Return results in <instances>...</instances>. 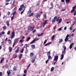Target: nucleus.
Returning a JSON list of instances; mask_svg holds the SVG:
<instances>
[{
    "mask_svg": "<svg viewBox=\"0 0 76 76\" xmlns=\"http://www.w3.org/2000/svg\"><path fill=\"white\" fill-rule=\"evenodd\" d=\"M23 9H25V6L23 4H22L20 6V7L19 8L18 10L19 11H22V10Z\"/></svg>",
    "mask_w": 76,
    "mask_h": 76,
    "instance_id": "f257e3e1",
    "label": "nucleus"
},
{
    "mask_svg": "<svg viewBox=\"0 0 76 76\" xmlns=\"http://www.w3.org/2000/svg\"><path fill=\"white\" fill-rule=\"evenodd\" d=\"M58 56H55L54 58V61H56V62L57 61V60H58Z\"/></svg>",
    "mask_w": 76,
    "mask_h": 76,
    "instance_id": "f03ea898",
    "label": "nucleus"
},
{
    "mask_svg": "<svg viewBox=\"0 0 76 76\" xmlns=\"http://www.w3.org/2000/svg\"><path fill=\"white\" fill-rule=\"evenodd\" d=\"M57 16H55L54 18H53L52 19V22L53 23H54L56 21V20L57 19Z\"/></svg>",
    "mask_w": 76,
    "mask_h": 76,
    "instance_id": "7ed1b4c3",
    "label": "nucleus"
},
{
    "mask_svg": "<svg viewBox=\"0 0 76 76\" xmlns=\"http://www.w3.org/2000/svg\"><path fill=\"white\" fill-rule=\"evenodd\" d=\"M34 17L36 18H40V15H39V14L38 13L36 15H35Z\"/></svg>",
    "mask_w": 76,
    "mask_h": 76,
    "instance_id": "20e7f679",
    "label": "nucleus"
},
{
    "mask_svg": "<svg viewBox=\"0 0 76 76\" xmlns=\"http://www.w3.org/2000/svg\"><path fill=\"white\" fill-rule=\"evenodd\" d=\"M7 74L8 76H9L10 74H11V72H10V70H8L7 72Z\"/></svg>",
    "mask_w": 76,
    "mask_h": 76,
    "instance_id": "39448f33",
    "label": "nucleus"
},
{
    "mask_svg": "<svg viewBox=\"0 0 76 76\" xmlns=\"http://www.w3.org/2000/svg\"><path fill=\"white\" fill-rule=\"evenodd\" d=\"M22 57V54L20 53L19 56V58L20 60Z\"/></svg>",
    "mask_w": 76,
    "mask_h": 76,
    "instance_id": "423d86ee",
    "label": "nucleus"
},
{
    "mask_svg": "<svg viewBox=\"0 0 76 76\" xmlns=\"http://www.w3.org/2000/svg\"><path fill=\"white\" fill-rule=\"evenodd\" d=\"M6 24L8 26H9L10 25V24L9 23V21H7L6 22Z\"/></svg>",
    "mask_w": 76,
    "mask_h": 76,
    "instance_id": "0eeeda50",
    "label": "nucleus"
},
{
    "mask_svg": "<svg viewBox=\"0 0 76 76\" xmlns=\"http://www.w3.org/2000/svg\"><path fill=\"white\" fill-rule=\"evenodd\" d=\"M48 60H52V57L50 55L48 56Z\"/></svg>",
    "mask_w": 76,
    "mask_h": 76,
    "instance_id": "6e6552de",
    "label": "nucleus"
},
{
    "mask_svg": "<svg viewBox=\"0 0 76 76\" xmlns=\"http://www.w3.org/2000/svg\"><path fill=\"white\" fill-rule=\"evenodd\" d=\"M19 47H18V48L15 51L16 53H19Z\"/></svg>",
    "mask_w": 76,
    "mask_h": 76,
    "instance_id": "1a4fd4ad",
    "label": "nucleus"
},
{
    "mask_svg": "<svg viewBox=\"0 0 76 76\" xmlns=\"http://www.w3.org/2000/svg\"><path fill=\"white\" fill-rule=\"evenodd\" d=\"M34 15V13L32 12L30 13V14H29L28 15V17H31V16H32Z\"/></svg>",
    "mask_w": 76,
    "mask_h": 76,
    "instance_id": "9d476101",
    "label": "nucleus"
},
{
    "mask_svg": "<svg viewBox=\"0 0 76 76\" xmlns=\"http://www.w3.org/2000/svg\"><path fill=\"white\" fill-rule=\"evenodd\" d=\"M9 50L10 52H11L12 51V47H11L10 46L9 48Z\"/></svg>",
    "mask_w": 76,
    "mask_h": 76,
    "instance_id": "9b49d317",
    "label": "nucleus"
},
{
    "mask_svg": "<svg viewBox=\"0 0 76 76\" xmlns=\"http://www.w3.org/2000/svg\"><path fill=\"white\" fill-rule=\"evenodd\" d=\"M32 28V26H30L28 27V31H30L31 29Z\"/></svg>",
    "mask_w": 76,
    "mask_h": 76,
    "instance_id": "f8f14e48",
    "label": "nucleus"
},
{
    "mask_svg": "<svg viewBox=\"0 0 76 76\" xmlns=\"http://www.w3.org/2000/svg\"><path fill=\"white\" fill-rule=\"evenodd\" d=\"M4 57H3L1 59V61H0V63L1 64L3 63V60H4Z\"/></svg>",
    "mask_w": 76,
    "mask_h": 76,
    "instance_id": "ddd939ff",
    "label": "nucleus"
},
{
    "mask_svg": "<svg viewBox=\"0 0 76 76\" xmlns=\"http://www.w3.org/2000/svg\"><path fill=\"white\" fill-rule=\"evenodd\" d=\"M74 45V43H72L69 46L70 49H72V45Z\"/></svg>",
    "mask_w": 76,
    "mask_h": 76,
    "instance_id": "4468645a",
    "label": "nucleus"
},
{
    "mask_svg": "<svg viewBox=\"0 0 76 76\" xmlns=\"http://www.w3.org/2000/svg\"><path fill=\"white\" fill-rule=\"evenodd\" d=\"M63 58H64V55H61V60H63Z\"/></svg>",
    "mask_w": 76,
    "mask_h": 76,
    "instance_id": "2eb2a0df",
    "label": "nucleus"
},
{
    "mask_svg": "<svg viewBox=\"0 0 76 76\" xmlns=\"http://www.w3.org/2000/svg\"><path fill=\"white\" fill-rule=\"evenodd\" d=\"M31 47L32 49H34V48H35V46L34 45H31Z\"/></svg>",
    "mask_w": 76,
    "mask_h": 76,
    "instance_id": "dca6fc26",
    "label": "nucleus"
},
{
    "mask_svg": "<svg viewBox=\"0 0 76 76\" xmlns=\"http://www.w3.org/2000/svg\"><path fill=\"white\" fill-rule=\"evenodd\" d=\"M34 40V41H38V40H39V38L37 37H36Z\"/></svg>",
    "mask_w": 76,
    "mask_h": 76,
    "instance_id": "f3484780",
    "label": "nucleus"
},
{
    "mask_svg": "<svg viewBox=\"0 0 76 76\" xmlns=\"http://www.w3.org/2000/svg\"><path fill=\"white\" fill-rule=\"evenodd\" d=\"M18 40H19V38L15 39L14 40V42H18Z\"/></svg>",
    "mask_w": 76,
    "mask_h": 76,
    "instance_id": "a211bd4d",
    "label": "nucleus"
},
{
    "mask_svg": "<svg viewBox=\"0 0 76 76\" xmlns=\"http://www.w3.org/2000/svg\"><path fill=\"white\" fill-rule=\"evenodd\" d=\"M66 54V50H63L62 51V55H64Z\"/></svg>",
    "mask_w": 76,
    "mask_h": 76,
    "instance_id": "6ab92c4d",
    "label": "nucleus"
},
{
    "mask_svg": "<svg viewBox=\"0 0 76 76\" xmlns=\"http://www.w3.org/2000/svg\"><path fill=\"white\" fill-rule=\"evenodd\" d=\"M51 44V42H49L45 44V46H47V45H50V44Z\"/></svg>",
    "mask_w": 76,
    "mask_h": 76,
    "instance_id": "aec40b11",
    "label": "nucleus"
},
{
    "mask_svg": "<svg viewBox=\"0 0 76 76\" xmlns=\"http://www.w3.org/2000/svg\"><path fill=\"white\" fill-rule=\"evenodd\" d=\"M63 42V39H59L58 42L59 43H61V42Z\"/></svg>",
    "mask_w": 76,
    "mask_h": 76,
    "instance_id": "412c9836",
    "label": "nucleus"
},
{
    "mask_svg": "<svg viewBox=\"0 0 76 76\" xmlns=\"http://www.w3.org/2000/svg\"><path fill=\"white\" fill-rule=\"evenodd\" d=\"M41 25L42 26V27H44V26H45V24L44 23H41Z\"/></svg>",
    "mask_w": 76,
    "mask_h": 76,
    "instance_id": "4be33fe9",
    "label": "nucleus"
},
{
    "mask_svg": "<svg viewBox=\"0 0 76 76\" xmlns=\"http://www.w3.org/2000/svg\"><path fill=\"white\" fill-rule=\"evenodd\" d=\"M44 23L45 24V25H47V23H48V20H46L44 22Z\"/></svg>",
    "mask_w": 76,
    "mask_h": 76,
    "instance_id": "5701e85b",
    "label": "nucleus"
},
{
    "mask_svg": "<svg viewBox=\"0 0 76 76\" xmlns=\"http://www.w3.org/2000/svg\"><path fill=\"white\" fill-rule=\"evenodd\" d=\"M61 21H62V19L61 18L58 21V23H61Z\"/></svg>",
    "mask_w": 76,
    "mask_h": 76,
    "instance_id": "b1692460",
    "label": "nucleus"
},
{
    "mask_svg": "<svg viewBox=\"0 0 76 76\" xmlns=\"http://www.w3.org/2000/svg\"><path fill=\"white\" fill-rule=\"evenodd\" d=\"M50 54H51V53L50 52V51H48V53L47 54V55L48 56H50Z\"/></svg>",
    "mask_w": 76,
    "mask_h": 76,
    "instance_id": "393cba45",
    "label": "nucleus"
},
{
    "mask_svg": "<svg viewBox=\"0 0 76 76\" xmlns=\"http://www.w3.org/2000/svg\"><path fill=\"white\" fill-rule=\"evenodd\" d=\"M28 13H29V14L31 13V8H30L29 9L28 11Z\"/></svg>",
    "mask_w": 76,
    "mask_h": 76,
    "instance_id": "a878e982",
    "label": "nucleus"
},
{
    "mask_svg": "<svg viewBox=\"0 0 76 76\" xmlns=\"http://www.w3.org/2000/svg\"><path fill=\"white\" fill-rule=\"evenodd\" d=\"M8 43H9V44H11V43H12V41L10 40V39H9L8 40Z\"/></svg>",
    "mask_w": 76,
    "mask_h": 76,
    "instance_id": "bb28decb",
    "label": "nucleus"
},
{
    "mask_svg": "<svg viewBox=\"0 0 76 76\" xmlns=\"http://www.w3.org/2000/svg\"><path fill=\"white\" fill-rule=\"evenodd\" d=\"M24 41V40H23V39H20L19 41V42H20V43H22Z\"/></svg>",
    "mask_w": 76,
    "mask_h": 76,
    "instance_id": "cd10ccee",
    "label": "nucleus"
},
{
    "mask_svg": "<svg viewBox=\"0 0 76 76\" xmlns=\"http://www.w3.org/2000/svg\"><path fill=\"white\" fill-rule=\"evenodd\" d=\"M44 34V33H41L40 34H38L37 35L38 37H40L42 35H43V34Z\"/></svg>",
    "mask_w": 76,
    "mask_h": 76,
    "instance_id": "c85d7f7f",
    "label": "nucleus"
},
{
    "mask_svg": "<svg viewBox=\"0 0 76 76\" xmlns=\"http://www.w3.org/2000/svg\"><path fill=\"white\" fill-rule=\"evenodd\" d=\"M16 3V1H13V2L12 3V6H15V3Z\"/></svg>",
    "mask_w": 76,
    "mask_h": 76,
    "instance_id": "c756f323",
    "label": "nucleus"
},
{
    "mask_svg": "<svg viewBox=\"0 0 76 76\" xmlns=\"http://www.w3.org/2000/svg\"><path fill=\"white\" fill-rule=\"evenodd\" d=\"M16 11H15L13 12L12 13V15H13V16L15 15V14H16Z\"/></svg>",
    "mask_w": 76,
    "mask_h": 76,
    "instance_id": "7c9ffc66",
    "label": "nucleus"
},
{
    "mask_svg": "<svg viewBox=\"0 0 76 76\" xmlns=\"http://www.w3.org/2000/svg\"><path fill=\"white\" fill-rule=\"evenodd\" d=\"M35 61V59H33L31 60V61L32 63H34V61Z\"/></svg>",
    "mask_w": 76,
    "mask_h": 76,
    "instance_id": "2f4dec72",
    "label": "nucleus"
},
{
    "mask_svg": "<svg viewBox=\"0 0 76 76\" xmlns=\"http://www.w3.org/2000/svg\"><path fill=\"white\" fill-rule=\"evenodd\" d=\"M13 70L14 71H15L16 70V66H14L13 68Z\"/></svg>",
    "mask_w": 76,
    "mask_h": 76,
    "instance_id": "473e14b6",
    "label": "nucleus"
},
{
    "mask_svg": "<svg viewBox=\"0 0 76 76\" xmlns=\"http://www.w3.org/2000/svg\"><path fill=\"white\" fill-rule=\"evenodd\" d=\"M46 15H47L46 13H45L44 14L43 16H44V18H46L47 17V16Z\"/></svg>",
    "mask_w": 76,
    "mask_h": 76,
    "instance_id": "72a5a7b5",
    "label": "nucleus"
},
{
    "mask_svg": "<svg viewBox=\"0 0 76 76\" xmlns=\"http://www.w3.org/2000/svg\"><path fill=\"white\" fill-rule=\"evenodd\" d=\"M7 28V27H6V26H3V29H6Z\"/></svg>",
    "mask_w": 76,
    "mask_h": 76,
    "instance_id": "f704fd0d",
    "label": "nucleus"
},
{
    "mask_svg": "<svg viewBox=\"0 0 76 76\" xmlns=\"http://www.w3.org/2000/svg\"><path fill=\"white\" fill-rule=\"evenodd\" d=\"M34 53H31L30 54V57H32V56H34Z\"/></svg>",
    "mask_w": 76,
    "mask_h": 76,
    "instance_id": "c9c22d12",
    "label": "nucleus"
},
{
    "mask_svg": "<svg viewBox=\"0 0 76 76\" xmlns=\"http://www.w3.org/2000/svg\"><path fill=\"white\" fill-rule=\"evenodd\" d=\"M34 42H35V40H33L30 42V44H32L34 43Z\"/></svg>",
    "mask_w": 76,
    "mask_h": 76,
    "instance_id": "e433bc0d",
    "label": "nucleus"
},
{
    "mask_svg": "<svg viewBox=\"0 0 76 76\" xmlns=\"http://www.w3.org/2000/svg\"><path fill=\"white\" fill-rule=\"evenodd\" d=\"M68 39H69L68 38H67L66 37L65 39V42H67L68 41Z\"/></svg>",
    "mask_w": 76,
    "mask_h": 76,
    "instance_id": "4c0bfd02",
    "label": "nucleus"
},
{
    "mask_svg": "<svg viewBox=\"0 0 76 76\" xmlns=\"http://www.w3.org/2000/svg\"><path fill=\"white\" fill-rule=\"evenodd\" d=\"M54 67H52L50 69L51 72H52V71H53L54 70Z\"/></svg>",
    "mask_w": 76,
    "mask_h": 76,
    "instance_id": "58836bf2",
    "label": "nucleus"
},
{
    "mask_svg": "<svg viewBox=\"0 0 76 76\" xmlns=\"http://www.w3.org/2000/svg\"><path fill=\"white\" fill-rule=\"evenodd\" d=\"M54 38H55V35H54L52 37V40H53V39H54Z\"/></svg>",
    "mask_w": 76,
    "mask_h": 76,
    "instance_id": "ea45409f",
    "label": "nucleus"
},
{
    "mask_svg": "<svg viewBox=\"0 0 76 76\" xmlns=\"http://www.w3.org/2000/svg\"><path fill=\"white\" fill-rule=\"evenodd\" d=\"M75 9H72L71 12V13H73V12H75Z\"/></svg>",
    "mask_w": 76,
    "mask_h": 76,
    "instance_id": "a19ab883",
    "label": "nucleus"
},
{
    "mask_svg": "<svg viewBox=\"0 0 76 76\" xmlns=\"http://www.w3.org/2000/svg\"><path fill=\"white\" fill-rule=\"evenodd\" d=\"M25 9H24L21 12V15H22V14H23V13L24 12V11H25Z\"/></svg>",
    "mask_w": 76,
    "mask_h": 76,
    "instance_id": "79ce46f5",
    "label": "nucleus"
},
{
    "mask_svg": "<svg viewBox=\"0 0 76 76\" xmlns=\"http://www.w3.org/2000/svg\"><path fill=\"white\" fill-rule=\"evenodd\" d=\"M31 39V37H28L27 40V41H29V39Z\"/></svg>",
    "mask_w": 76,
    "mask_h": 76,
    "instance_id": "37998d69",
    "label": "nucleus"
},
{
    "mask_svg": "<svg viewBox=\"0 0 76 76\" xmlns=\"http://www.w3.org/2000/svg\"><path fill=\"white\" fill-rule=\"evenodd\" d=\"M11 20H13L14 19V16H13L11 18Z\"/></svg>",
    "mask_w": 76,
    "mask_h": 76,
    "instance_id": "c03bdc74",
    "label": "nucleus"
},
{
    "mask_svg": "<svg viewBox=\"0 0 76 76\" xmlns=\"http://www.w3.org/2000/svg\"><path fill=\"white\" fill-rule=\"evenodd\" d=\"M65 0L66 1V2L67 3H69V2L70 1V0Z\"/></svg>",
    "mask_w": 76,
    "mask_h": 76,
    "instance_id": "a18cd8bd",
    "label": "nucleus"
},
{
    "mask_svg": "<svg viewBox=\"0 0 76 76\" xmlns=\"http://www.w3.org/2000/svg\"><path fill=\"white\" fill-rule=\"evenodd\" d=\"M15 32H12V35L15 36Z\"/></svg>",
    "mask_w": 76,
    "mask_h": 76,
    "instance_id": "49530a36",
    "label": "nucleus"
},
{
    "mask_svg": "<svg viewBox=\"0 0 76 76\" xmlns=\"http://www.w3.org/2000/svg\"><path fill=\"white\" fill-rule=\"evenodd\" d=\"M15 37V36L12 35V36L11 37V39H13V38Z\"/></svg>",
    "mask_w": 76,
    "mask_h": 76,
    "instance_id": "de8ad7c7",
    "label": "nucleus"
},
{
    "mask_svg": "<svg viewBox=\"0 0 76 76\" xmlns=\"http://www.w3.org/2000/svg\"><path fill=\"white\" fill-rule=\"evenodd\" d=\"M76 9V5H75V7H73L72 8L73 9H75H75Z\"/></svg>",
    "mask_w": 76,
    "mask_h": 76,
    "instance_id": "09e8293b",
    "label": "nucleus"
},
{
    "mask_svg": "<svg viewBox=\"0 0 76 76\" xmlns=\"http://www.w3.org/2000/svg\"><path fill=\"white\" fill-rule=\"evenodd\" d=\"M10 31H9L7 33V34L8 35H10Z\"/></svg>",
    "mask_w": 76,
    "mask_h": 76,
    "instance_id": "8fccbe9b",
    "label": "nucleus"
},
{
    "mask_svg": "<svg viewBox=\"0 0 76 76\" xmlns=\"http://www.w3.org/2000/svg\"><path fill=\"white\" fill-rule=\"evenodd\" d=\"M74 16H75L76 15V10L74 11Z\"/></svg>",
    "mask_w": 76,
    "mask_h": 76,
    "instance_id": "3c124183",
    "label": "nucleus"
},
{
    "mask_svg": "<svg viewBox=\"0 0 76 76\" xmlns=\"http://www.w3.org/2000/svg\"><path fill=\"white\" fill-rule=\"evenodd\" d=\"M36 32V29L34 30L32 32V33H33V34H34V33H35V32Z\"/></svg>",
    "mask_w": 76,
    "mask_h": 76,
    "instance_id": "603ef678",
    "label": "nucleus"
},
{
    "mask_svg": "<svg viewBox=\"0 0 76 76\" xmlns=\"http://www.w3.org/2000/svg\"><path fill=\"white\" fill-rule=\"evenodd\" d=\"M24 50V49H23L22 50L20 51V53H23V50Z\"/></svg>",
    "mask_w": 76,
    "mask_h": 76,
    "instance_id": "864d4df0",
    "label": "nucleus"
},
{
    "mask_svg": "<svg viewBox=\"0 0 76 76\" xmlns=\"http://www.w3.org/2000/svg\"><path fill=\"white\" fill-rule=\"evenodd\" d=\"M61 29H62V28H61L60 27L58 29L57 31H61Z\"/></svg>",
    "mask_w": 76,
    "mask_h": 76,
    "instance_id": "5fc2aeb1",
    "label": "nucleus"
},
{
    "mask_svg": "<svg viewBox=\"0 0 76 76\" xmlns=\"http://www.w3.org/2000/svg\"><path fill=\"white\" fill-rule=\"evenodd\" d=\"M27 47H28V44H25V48H27Z\"/></svg>",
    "mask_w": 76,
    "mask_h": 76,
    "instance_id": "6e6d98bb",
    "label": "nucleus"
},
{
    "mask_svg": "<svg viewBox=\"0 0 76 76\" xmlns=\"http://www.w3.org/2000/svg\"><path fill=\"white\" fill-rule=\"evenodd\" d=\"M69 34H67V35H66V38H69Z\"/></svg>",
    "mask_w": 76,
    "mask_h": 76,
    "instance_id": "4d7b16f0",
    "label": "nucleus"
},
{
    "mask_svg": "<svg viewBox=\"0 0 76 76\" xmlns=\"http://www.w3.org/2000/svg\"><path fill=\"white\" fill-rule=\"evenodd\" d=\"M59 20V18H57H57L56 20V21L57 22H58V21Z\"/></svg>",
    "mask_w": 76,
    "mask_h": 76,
    "instance_id": "13d9d810",
    "label": "nucleus"
},
{
    "mask_svg": "<svg viewBox=\"0 0 76 76\" xmlns=\"http://www.w3.org/2000/svg\"><path fill=\"white\" fill-rule=\"evenodd\" d=\"M64 50L66 51V47L65 46H64Z\"/></svg>",
    "mask_w": 76,
    "mask_h": 76,
    "instance_id": "bf43d9fd",
    "label": "nucleus"
},
{
    "mask_svg": "<svg viewBox=\"0 0 76 76\" xmlns=\"http://www.w3.org/2000/svg\"><path fill=\"white\" fill-rule=\"evenodd\" d=\"M1 34H2L3 35H4V34H5V33L4 32V31H2Z\"/></svg>",
    "mask_w": 76,
    "mask_h": 76,
    "instance_id": "052dcab7",
    "label": "nucleus"
},
{
    "mask_svg": "<svg viewBox=\"0 0 76 76\" xmlns=\"http://www.w3.org/2000/svg\"><path fill=\"white\" fill-rule=\"evenodd\" d=\"M48 60L49 59H48L46 61L45 63H46V64H47V63H48V61H49V60Z\"/></svg>",
    "mask_w": 76,
    "mask_h": 76,
    "instance_id": "680f3d73",
    "label": "nucleus"
},
{
    "mask_svg": "<svg viewBox=\"0 0 76 76\" xmlns=\"http://www.w3.org/2000/svg\"><path fill=\"white\" fill-rule=\"evenodd\" d=\"M7 14H8V15H10V12H8V13H7Z\"/></svg>",
    "mask_w": 76,
    "mask_h": 76,
    "instance_id": "e2e57ef3",
    "label": "nucleus"
},
{
    "mask_svg": "<svg viewBox=\"0 0 76 76\" xmlns=\"http://www.w3.org/2000/svg\"><path fill=\"white\" fill-rule=\"evenodd\" d=\"M47 42V40H45L44 42V44H45Z\"/></svg>",
    "mask_w": 76,
    "mask_h": 76,
    "instance_id": "0e129e2a",
    "label": "nucleus"
},
{
    "mask_svg": "<svg viewBox=\"0 0 76 76\" xmlns=\"http://www.w3.org/2000/svg\"><path fill=\"white\" fill-rule=\"evenodd\" d=\"M17 10V8H16V7H15L14 9V10L15 11V10Z\"/></svg>",
    "mask_w": 76,
    "mask_h": 76,
    "instance_id": "69168bd1",
    "label": "nucleus"
},
{
    "mask_svg": "<svg viewBox=\"0 0 76 76\" xmlns=\"http://www.w3.org/2000/svg\"><path fill=\"white\" fill-rule=\"evenodd\" d=\"M51 6L52 7H53V4L52 3H50Z\"/></svg>",
    "mask_w": 76,
    "mask_h": 76,
    "instance_id": "338daca9",
    "label": "nucleus"
},
{
    "mask_svg": "<svg viewBox=\"0 0 76 76\" xmlns=\"http://www.w3.org/2000/svg\"><path fill=\"white\" fill-rule=\"evenodd\" d=\"M6 2H9L10 0H5Z\"/></svg>",
    "mask_w": 76,
    "mask_h": 76,
    "instance_id": "774afa93",
    "label": "nucleus"
}]
</instances>
